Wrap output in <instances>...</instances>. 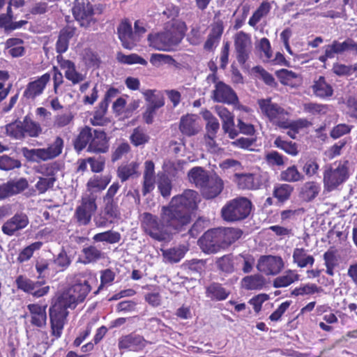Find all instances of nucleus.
Returning <instances> with one entry per match:
<instances>
[{
  "instance_id": "obj_1",
  "label": "nucleus",
  "mask_w": 357,
  "mask_h": 357,
  "mask_svg": "<svg viewBox=\"0 0 357 357\" xmlns=\"http://www.w3.org/2000/svg\"><path fill=\"white\" fill-rule=\"evenodd\" d=\"M97 274L86 269L73 275L68 287L59 294L49 308L51 335L57 340L62 335L69 315L68 309H75L84 301L93 287L98 286Z\"/></svg>"
},
{
  "instance_id": "obj_2",
  "label": "nucleus",
  "mask_w": 357,
  "mask_h": 357,
  "mask_svg": "<svg viewBox=\"0 0 357 357\" xmlns=\"http://www.w3.org/2000/svg\"><path fill=\"white\" fill-rule=\"evenodd\" d=\"M178 220L174 212L165 206L161 208L160 217L150 212H144L139 215L142 232L152 240L162 243L170 242L174 234L184 230Z\"/></svg>"
},
{
  "instance_id": "obj_3",
  "label": "nucleus",
  "mask_w": 357,
  "mask_h": 357,
  "mask_svg": "<svg viewBox=\"0 0 357 357\" xmlns=\"http://www.w3.org/2000/svg\"><path fill=\"white\" fill-rule=\"evenodd\" d=\"M200 198L198 192L194 190L187 189L181 195L174 196L167 208L172 210L179 218L178 223L185 229L191 222L192 213L198 208Z\"/></svg>"
},
{
  "instance_id": "obj_4",
  "label": "nucleus",
  "mask_w": 357,
  "mask_h": 357,
  "mask_svg": "<svg viewBox=\"0 0 357 357\" xmlns=\"http://www.w3.org/2000/svg\"><path fill=\"white\" fill-rule=\"evenodd\" d=\"M252 208V202L245 197H238L228 201L221 208V217L227 222H237L245 220Z\"/></svg>"
},
{
  "instance_id": "obj_5",
  "label": "nucleus",
  "mask_w": 357,
  "mask_h": 357,
  "mask_svg": "<svg viewBox=\"0 0 357 357\" xmlns=\"http://www.w3.org/2000/svg\"><path fill=\"white\" fill-rule=\"evenodd\" d=\"M348 161H339L325 167L323 183L326 190L331 192L344 183L349 176Z\"/></svg>"
},
{
  "instance_id": "obj_6",
  "label": "nucleus",
  "mask_w": 357,
  "mask_h": 357,
  "mask_svg": "<svg viewBox=\"0 0 357 357\" xmlns=\"http://www.w3.org/2000/svg\"><path fill=\"white\" fill-rule=\"evenodd\" d=\"M184 33L174 27L155 34H149V45L160 51H171L183 38Z\"/></svg>"
},
{
  "instance_id": "obj_7",
  "label": "nucleus",
  "mask_w": 357,
  "mask_h": 357,
  "mask_svg": "<svg viewBox=\"0 0 357 357\" xmlns=\"http://www.w3.org/2000/svg\"><path fill=\"white\" fill-rule=\"evenodd\" d=\"M6 132L15 139H22L26 137H38L43 132L38 122L33 121L26 116L23 121H16L6 126Z\"/></svg>"
},
{
  "instance_id": "obj_8",
  "label": "nucleus",
  "mask_w": 357,
  "mask_h": 357,
  "mask_svg": "<svg viewBox=\"0 0 357 357\" xmlns=\"http://www.w3.org/2000/svg\"><path fill=\"white\" fill-rule=\"evenodd\" d=\"M97 195L93 192L83 195L77 206L73 218L79 226H86L91 221L93 215L97 211Z\"/></svg>"
},
{
  "instance_id": "obj_9",
  "label": "nucleus",
  "mask_w": 357,
  "mask_h": 357,
  "mask_svg": "<svg viewBox=\"0 0 357 357\" xmlns=\"http://www.w3.org/2000/svg\"><path fill=\"white\" fill-rule=\"evenodd\" d=\"M324 52L318 59L325 63L328 59H333L336 55H342L346 52L357 55V42L351 38H346L343 42L334 40L331 44L324 47Z\"/></svg>"
},
{
  "instance_id": "obj_10",
  "label": "nucleus",
  "mask_w": 357,
  "mask_h": 357,
  "mask_svg": "<svg viewBox=\"0 0 357 357\" xmlns=\"http://www.w3.org/2000/svg\"><path fill=\"white\" fill-rule=\"evenodd\" d=\"M234 45L236 59L238 63L244 66L250 58L252 50L250 35L243 31H238L234 36Z\"/></svg>"
},
{
  "instance_id": "obj_11",
  "label": "nucleus",
  "mask_w": 357,
  "mask_h": 357,
  "mask_svg": "<svg viewBox=\"0 0 357 357\" xmlns=\"http://www.w3.org/2000/svg\"><path fill=\"white\" fill-rule=\"evenodd\" d=\"M72 10L75 19L81 26L89 27L97 22L93 17V5L88 0L77 1Z\"/></svg>"
},
{
  "instance_id": "obj_12",
  "label": "nucleus",
  "mask_w": 357,
  "mask_h": 357,
  "mask_svg": "<svg viewBox=\"0 0 357 357\" xmlns=\"http://www.w3.org/2000/svg\"><path fill=\"white\" fill-rule=\"evenodd\" d=\"M282 258L275 255H261L257 260V269L266 275H277L284 268Z\"/></svg>"
},
{
  "instance_id": "obj_13",
  "label": "nucleus",
  "mask_w": 357,
  "mask_h": 357,
  "mask_svg": "<svg viewBox=\"0 0 357 357\" xmlns=\"http://www.w3.org/2000/svg\"><path fill=\"white\" fill-rule=\"evenodd\" d=\"M198 245L205 254H215L223 250L218 228L208 229L199 238Z\"/></svg>"
},
{
  "instance_id": "obj_14",
  "label": "nucleus",
  "mask_w": 357,
  "mask_h": 357,
  "mask_svg": "<svg viewBox=\"0 0 357 357\" xmlns=\"http://www.w3.org/2000/svg\"><path fill=\"white\" fill-rule=\"evenodd\" d=\"M149 343L142 335L131 333L121 336L118 340V348L120 351H140Z\"/></svg>"
},
{
  "instance_id": "obj_15",
  "label": "nucleus",
  "mask_w": 357,
  "mask_h": 357,
  "mask_svg": "<svg viewBox=\"0 0 357 357\" xmlns=\"http://www.w3.org/2000/svg\"><path fill=\"white\" fill-rule=\"evenodd\" d=\"M213 99L215 102L228 105H236L238 98L233 89L222 81L217 82L213 91Z\"/></svg>"
},
{
  "instance_id": "obj_16",
  "label": "nucleus",
  "mask_w": 357,
  "mask_h": 357,
  "mask_svg": "<svg viewBox=\"0 0 357 357\" xmlns=\"http://www.w3.org/2000/svg\"><path fill=\"white\" fill-rule=\"evenodd\" d=\"M29 224V219L25 213H16L3 223L1 231L4 234L12 236L16 232L25 229Z\"/></svg>"
},
{
  "instance_id": "obj_17",
  "label": "nucleus",
  "mask_w": 357,
  "mask_h": 357,
  "mask_svg": "<svg viewBox=\"0 0 357 357\" xmlns=\"http://www.w3.org/2000/svg\"><path fill=\"white\" fill-rule=\"evenodd\" d=\"M50 81V74L46 73L34 81L29 82L23 92V97L26 100H35L43 94Z\"/></svg>"
},
{
  "instance_id": "obj_18",
  "label": "nucleus",
  "mask_w": 357,
  "mask_h": 357,
  "mask_svg": "<svg viewBox=\"0 0 357 357\" xmlns=\"http://www.w3.org/2000/svg\"><path fill=\"white\" fill-rule=\"evenodd\" d=\"M29 186L28 181L24 178L17 180H9L0 184V200L18 195L25 190Z\"/></svg>"
},
{
  "instance_id": "obj_19",
  "label": "nucleus",
  "mask_w": 357,
  "mask_h": 357,
  "mask_svg": "<svg viewBox=\"0 0 357 357\" xmlns=\"http://www.w3.org/2000/svg\"><path fill=\"white\" fill-rule=\"evenodd\" d=\"M258 104L262 114L273 123L287 114L284 108L273 103L271 98L259 100Z\"/></svg>"
},
{
  "instance_id": "obj_20",
  "label": "nucleus",
  "mask_w": 357,
  "mask_h": 357,
  "mask_svg": "<svg viewBox=\"0 0 357 357\" xmlns=\"http://www.w3.org/2000/svg\"><path fill=\"white\" fill-rule=\"evenodd\" d=\"M215 112L222 120V130L230 139H234L238 135V130L235 128L234 115L224 106H215Z\"/></svg>"
},
{
  "instance_id": "obj_21",
  "label": "nucleus",
  "mask_w": 357,
  "mask_h": 357,
  "mask_svg": "<svg viewBox=\"0 0 357 357\" xmlns=\"http://www.w3.org/2000/svg\"><path fill=\"white\" fill-rule=\"evenodd\" d=\"M109 138L103 130L94 129L87 151L95 153H107L109 149Z\"/></svg>"
},
{
  "instance_id": "obj_22",
  "label": "nucleus",
  "mask_w": 357,
  "mask_h": 357,
  "mask_svg": "<svg viewBox=\"0 0 357 357\" xmlns=\"http://www.w3.org/2000/svg\"><path fill=\"white\" fill-rule=\"evenodd\" d=\"M178 129L181 134L185 137H192L197 135L202 130L199 117L192 114L182 116L179 121Z\"/></svg>"
},
{
  "instance_id": "obj_23",
  "label": "nucleus",
  "mask_w": 357,
  "mask_h": 357,
  "mask_svg": "<svg viewBox=\"0 0 357 357\" xmlns=\"http://www.w3.org/2000/svg\"><path fill=\"white\" fill-rule=\"evenodd\" d=\"M56 60L61 68L65 70V77L70 81L73 85L79 84L84 79V75L77 71L73 61L65 59L62 55H58Z\"/></svg>"
},
{
  "instance_id": "obj_24",
  "label": "nucleus",
  "mask_w": 357,
  "mask_h": 357,
  "mask_svg": "<svg viewBox=\"0 0 357 357\" xmlns=\"http://www.w3.org/2000/svg\"><path fill=\"white\" fill-rule=\"evenodd\" d=\"M224 189V182L222 179L215 174L211 176L207 183L202 187L200 190L202 196L206 199H212L217 197Z\"/></svg>"
},
{
  "instance_id": "obj_25",
  "label": "nucleus",
  "mask_w": 357,
  "mask_h": 357,
  "mask_svg": "<svg viewBox=\"0 0 357 357\" xmlns=\"http://www.w3.org/2000/svg\"><path fill=\"white\" fill-rule=\"evenodd\" d=\"M117 33L124 48L131 50L135 45L131 23L128 19L121 21L117 27Z\"/></svg>"
},
{
  "instance_id": "obj_26",
  "label": "nucleus",
  "mask_w": 357,
  "mask_h": 357,
  "mask_svg": "<svg viewBox=\"0 0 357 357\" xmlns=\"http://www.w3.org/2000/svg\"><path fill=\"white\" fill-rule=\"evenodd\" d=\"M47 305H40L38 303H31L27 305L30 313V323L38 328H43L47 324Z\"/></svg>"
},
{
  "instance_id": "obj_27",
  "label": "nucleus",
  "mask_w": 357,
  "mask_h": 357,
  "mask_svg": "<svg viewBox=\"0 0 357 357\" xmlns=\"http://www.w3.org/2000/svg\"><path fill=\"white\" fill-rule=\"evenodd\" d=\"M223 250L229 248L231 244L241 238L243 232L239 228L218 227Z\"/></svg>"
},
{
  "instance_id": "obj_28",
  "label": "nucleus",
  "mask_w": 357,
  "mask_h": 357,
  "mask_svg": "<svg viewBox=\"0 0 357 357\" xmlns=\"http://www.w3.org/2000/svg\"><path fill=\"white\" fill-rule=\"evenodd\" d=\"M24 41L20 38H9L4 43V53L12 58H18L25 54Z\"/></svg>"
},
{
  "instance_id": "obj_29",
  "label": "nucleus",
  "mask_w": 357,
  "mask_h": 357,
  "mask_svg": "<svg viewBox=\"0 0 357 357\" xmlns=\"http://www.w3.org/2000/svg\"><path fill=\"white\" fill-rule=\"evenodd\" d=\"M104 252L94 245L84 247L81 250L79 261L83 264L97 262L104 258Z\"/></svg>"
},
{
  "instance_id": "obj_30",
  "label": "nucleus",
  "mask_w": 357,
  "mask_h": 357,
  "mask_svg": "<svg viewBox=\"0 0 357 357\" xmlns=\"http://www.w3.org/2000/svg\"><path fill=\"white\" fill-rule=\"evenodd\" d=\"M188 250L184 245H179L167 249L160 248L163 260L170 264L179 262L185 256Z\"/></svg>"
},
{
  "instance_id": "obj_31",
  "label": "nucleus",
  "mask_w": 357,
  "mask_h": 357,
  "mask_svg": "<svg viewBox=\"0 0 357 357\" xmlns=\"http://www.w3.org/2000/svg\"><path fill=\"white\" fill-rule=\"evenodd\" d=\"M313 93L321 99L331 97L333 94L332 86L326 82L324 76H319L314 80L312 86Z\"/></svg>"
},
{
  "instance_id": "obj_32",
  "label": "nucleus",
  "mask_w": 357,
  "mask_h": 357,
  "mask_svg": "<svg viewBox=\"0 0 357 357\" xmlns=\"http://www.w3.org/2000/svg\"><path fill=\"white\" fill-rule=\"evenodd\" d=\"M103 202L105 204L103 212L106 217L102 218L103 220L98 224V227H105L108 223L112 224L114 220L120 218L117 202L103 201Z\"/></svg>"
},
{
  "instance_id": "obj_33",
  "label": "nucleus",
  "mask_w": 357,
  "mask_h": 357,
  "mask_svg": "<svg viewBox=\"0 0 357 357\" xmlns=\"http://www.w3.org/2000/svg\"><path fill=\"white\" fill-rule=\"evenodd\" d=\"M206 296L211 301H221L226 300L230 294V291L226 289L219 282H211L206 287Z\"/></svg>"
},
{
  "instance_id": "obj_34",
  "label": "nucleus",
  "mask_w": 357,
  "mask_h": 357,
  "mask_svg": "<svg viewBox=\"0 0 357 357\" xmlns=\"http://www.w3.org/2000/svg\"><path fill=\"white\" fill-rule=\"evenodd\" d=\"M266 284L264 276L260 273H256L244 277L241 280V286L246 290H261Z\"/></svg>"
},
{
  "instance_id": "obj_35",
  "label": "nucleus",
  "mask_w": 357,
  "mask_h": 357,
  "mask_svg": "<svg viewBox=\"0 0 357 357\" xmlns=\"http://www.w3.org/2000/svg\"><path fill=\"white\" fill-rule=\"evenodd\" d=\"M189 181L193 183L197 188L201 189L204 186L211 176L202 167H194L188 173Z\"/></svg>"
},
{
  "instance_id": "obj_36",
  "label": "nucleus",
  "mask_w": 357,
  "mask_h": 357,
  "mask_svg": "<svg viewBox=\"0 0 357 357\" xmlns=\"http://www.w3.org/2000/svg\"><path fill=\"white\" fill-rule=\"evenodd\" d=\"M93 130L88 126H84L80 130L73 143L74 149L76 151H81L86 147L88 148L91 143Z\"/></svg>"
},
{
  "instance_id": "obj_37",
  "label": "nucleus",
  "mask_w": 357,
  "mask_h": 357,
  "mask_svg": "<svg viewBox=\"0 0 357 357\" xmlns=\"http://www.w3.org/2000/svg\"><path fill=\"white\" fill-rule=\"evenodd\" d=\"M300 275L296 270L288 269L282 275L275 278L273 282L275 288L287 287L299 280Z\"/></svg>"
},
{
  "instance_id": "obj_38",
  "label": "nucleus",
  "mask_w": 357,
  "mask_h": 357,
  "mask_svg": "<svg viewBox=\"0 0 357 357\" xmlns=\"http://www.w3.org/2000/svg\"><path fill=\"white\" fill-rule=\"evenodd\" d=\"M307 250L303 248H296L293 252V261L299 268H305L308 265L312 266L314 258L312 255H307Z\"/></svg>"
},
{
  "instance_id": "obj_39",
  "label": "nucleus",
  "mask_w": 357,
  "mask_h": 357,
  "mask_svg": "<svg viewBox=\"0 0 357 357\" xmlns=\"http://www.w3.org/2000/svg\"><path fill=\"white\" fill-rule=\"evenodd\" d=\"M63 146V139L59 136L56 137L54 141L47 148L42 149L44 161L58 157L62 153Z\"/></svg>"
},
{
  "instance_id": "obj_40",
  "label": "nucleus",
  "mask_w": 357,
  "mask_h": 357,
  "mask_svg": "<svg viewBox=\"0 0 357 357\" xmlns=\"http://www.w3.org/2000/svg\"><path fill=\"white\" fill-rule=\"evenodd\" d=\"M320 191L319 185L315 181L305 182L301 188L300 197L305 202H311L317 197Z\"/></svg>"
},
{
  "instance_id": "obj_41",
  "label": "nucleus",
  "mask_w": 357,
  "mask_h": 357,
  "mask_svg": "<svg viewBox=\"0 0 357 357\" xmlns=\"http://www.w3.org/2000/svg\"><path fill=\"white\" fill-rule=\"evenodd\" d=\"M280 180L288 183H296L304 180L303 175L296 165L288 167L286 169L281 171Z\"/></svg>"
},
{
  "instance_id": "obj_42",
  "label": "nucleus",
  "mask_w": 357,
  "mask_h": 357,
  "mask_svg": "<svg viewBox=\"0 0 357 357\" xmlns=\"http://www.w3.org/2000/svg\"><path fill=\"white\" fill-rule=\"evenodd\" d=\"M15 282L18 289L26 294H31V292L42 284V282L39 281L34 282L24 275H18Z\"/></svg>"
},
{
  "instance_id": "obj_43",
  "label": "nucleus",
  "mask_w": 357,
  "mask_h": 357,
  "mask_svg": "<svg viewBox=\"0 0 357 357\" xmlns=\"http://www.w3.org/2000/svg\"><path fill=\"white\" fill-rule=\"evenodd\" d=\"M273 144L275 147L291 156H296L299 153L298 146L296 142L285 140L282 136H278L274 140Z\"/></svg>"
},
{
  "instance_id": "obj_44",
  "label": "nucleus",
  "mask_w": 357,
  "mask_h": 357,
  "mask_svg": "<svg viewBox=\"0 0 357 357\" xmlns=\"http://www.w3.org/2000/svg\"><path fill=\"white\" fill-rule=\"evenodd\" d=\"M111 179L112 176L110 175H93L89 179L86 183L87 190L97 189L99 191H102L105 190L111 182Z\"/></svg>"
},
{
  "instance_id": "obj_45",
  "label": "nucleus",
  "mask_w": 357,
  "mask_h": 357,
  "mask_svg": "<svg viewBox=\"0 0 357 357\" xmlns=\"http://www.w3.org/2000/svg\"><path fill=\"white\" fill-rule=\"evenodd\" d=\"M323 291L321 287L317 286L314 283L302 284L299 287L294 288L291 295L294 296H304L306 295H313Z\"/></svg>"
},
{
  "instance_id": "obj_46",
  "label": "nucleus",
  "mask_w": 357,
  "mask_h": 357,
  "mask_svg": "<svg viewBox=\"0 0 357 357\" xmlns=\"http://www.w3.org/2000/svg\"><path fill=\"white\" fill-rule=\"evenodd\" d=\"M294 188L287 183L278 184L274 187L273 195L280 202H284L289 199Z\"/></svg>"
},
{
  "instance_id": "obj_47",
  "label": "nucleus",
  "mask_w": 357,
  "mask_h": 357,
  "mask_svg": "<svg viewBox=\"0 0 357 357\" xmlns=\"http://www.w3.org/2000/svg\"><path fill=\"white\" fill-rule=\"evenodd\" d=\"M234 257L232 254H227L218 257L215 261L218 268L225 273H232L235 271Z\"/></svg>"
},
{
  "instance_id": "obj_48",
  "label": "nucleus",
  "mask_w": 357,
  "mask_h": 357,
  "mask_svg": "<svg viewBox=\"0 0 357 357\" xmlns=\"http://www.w3.org/2000/svg\"><path fill=\"white\" fill-rule=\"evenodd\" d=\"M43 245L40 241H36L24 248L18 254L17 261L22 264L29 261L33 255L35 251L39 250Z\"/></svg>"
},
{
  "instance_id": "obj_49",
  "label": "nucleus",
  "mask_w": 357,
  "mask_h": 357,
  "mask_svg": "<svg viewBox=\"0 0 357 357\" xmlns=\"http://www.w3.org/2000/svg\"><path fill=\"white\" fill-rule=\"evenodd\" d=\"M121 234L112 230L98 233L93 237L95 242H106L109 244L117 243L121 241Z\"/></svg>"
},
{
  "instance_id": "obj_50",
  "label": "nucleus",
  "mask_w": 357,
  "mask_h": 357,
  "mask_svg": "<svg viewBox=\"0 0 357 357\" xmlns=\"http://www.w3.org/2000/svg\"><path fill=\"white\" fill-rule=\"evenodd\" d=\"M271 9L270 3L263 1L249 19L248 24L253 27L255 26L263 17L268 15Z\"/></svg>"
},
{
  "instance_id": "obj_51",
  "label": "nucleus",
  "mask_w": 357,
  "mask_h": 357,
  "mask_svg": "<svg viewBox=\"0 0 357 357\" xmlns=\"http://www.w3.org/2000/svg\"><path fill=\"white\" fill-rule=\"evenodd\" d=\"M137 168L138 165L136 162L121 165L117 168V176L122 183L125 182L137 173Z\"/></svg>"
},
{
  "instance_id": "obj_52",
  "label": "nucleus",
  "mask_w": 357,
  "mask_h": 357,
  "mask_svg": "<svg viewBox=\"0 0 357 357\" xmlns=\"http://www.w3.org/2000/svg\"><path fill=\"white\" fill-rule=\"evenodd\" d=\"M155 90L148 89L143 92L145 100L149 102V105L154 107L156 109L162 107L165 105L164 96L160 94H155Z\"/></svg>"
},
{
  "instance_id": "obj_53",
  "label": "nucleus",
  "mask_w": 357,
  "mask_h": 357,
  "mask_svg": "<svg viewBox=\"0 0 357 357\" xmlns=\"http://www.w3.org/2000/svg\"><path fill=\"white\" fill-rule=\"evenodd\" d=\"M149 139L150 137L146 133V130L139 126L133 130L130 137V142L135 146L144 145L149 142Z\"/></svg>"
},
{
  "instance_id": "obj_54",
  "label": "nucleus",
  "mask_w": 357,
  "mask_h": 357,
  "mask_svg": "<svg viewBox=\"0 0 357 357\" xmlns=\"http://www.w3.org/2000/svg\"><path fill=\"white\" fill-rule=\"evenodd\" d=\"M323 257L326 268V273L330 276H333L334 268L338 265L336 251L330 249L324 254Z\"/></svg>"
},
{
  "instance_id": "obj_55",
  "label": "nucleus",
  "mask_w": 357,
  "mask_h": 357,
  "mask_svg": "<svg viewBox=\"0 0 357 357\" xmlns=\"http://www.w3.org/2000/svg\"><path fill=\"white\" fill-rule=\"evenodd\" d=\"M238 187L242 190H253L256 188L255 176L252 174H236Z\"/></svg>"
},
{
  "instance_id": "obj_56",
  "label": "nucleus",
  "mask_w": 357,
  "mask_h": 357,
  "mask_svg": "<svg viewBox=\"0 0 357 357\" xmlns=\"http://www.w3.org/2000/svg\"><path fill=\"white\" fill-rule=\"evenodd\" d=\"M74 115L71 112L58 114L54 116L52 127L54 129H61L73 123Z\"/></svg>"
},
{
  "instance_id": "obj_57",
  "label": "nucleus",
  "mask_w": 357,
  "mask_h": 357,
  "mask_svg": "<svg viewBox=\"0 0 357 357\" xmlns=\"http://www.w3.org/2000/svg\"><path fill=\"white\" fill-rule=\"evenodd\" d=\"M71 262L70 257L64 249H62L53 259V263L56 267V272L66 271L70 266Z\"/></svg>"
},
{
  "instance_id": "obj_58",
  "label": "nucleus",
  "mask_w": 357,
  "mask_h": 357,
  "mask_svg": "<svg viewBox=\"0 0 357 357\" xmlns=\"http://www.w3.org/2000/svg\"><path fill=\"white\" fill-rule=\"evenodd\" d=\"M204 119L207 121L206 125V133L205 135L216 137L217 132L220 128L218 120L210 112H207L204 114Z\"/></svg>"
},
{
  "instance_id": "obj_59",
  "label": "nucleus",
  "mask_w": 357,
  "mask_h": 357,
  "mask_svg": "<svg viewBox=\"0 0 357 357\" xmlns=\"http://www.w3.org/2000/svg\"><path fill=\"white\" fill-rule=\"evenodd\" d=\"M52 0H41L36 1L30 8L29 13L32 15L42 16L46 15L52 8V6H50Z\"/></svg>"
},
{
  "instance_id": "obj_60",
  "label": "nucleus",
  "mask_w": 357,
  "mask_h": 357,
  "mask_svg": "<svg viewBox=\"0 0 357 357\" xmlns=\"http://www.w3.org/2000/svg\"><path fill=\"white\" fill-rule=\"evenodd\" d=\"M158 188L160 195L164 198H167L171 195L172 182L167 175L163 174L159 177L158 181Z\"/></svg>"
},
{
  "instance_id": "obj_61",
  "label": "nucleus",
  "mask_w": 357,
  "mask_h": 357,
  "mask_svg": "<svg viewBox=\"0 0 357 357\" xmlns=\"http://www.w3.org/2000/svg\"><path fill=\"white\" fill-rule=\"evenodd\" d=\"M100 273V284L96 286L97 289L93 291L94 296L98 295L105 285L112 284L115 279V273L110 268L105 269Z\"/></svg>"
},
{
  "instance_id": "obj_62",
  "label": "nucleus",
  "mask_w": 357,
  "mask_h": 357,
  "mask_svg": "<svg viewBox=\"0 0 357 357\" xmlns=\"http://www.w3.org/2000/svg\"><path fill=\"white\" fill-rule=\"evenodd\" d=\"M116 58L118 61L122 63L129 65L135 63H139L143 66L147 65V61L137 54L126 55L122 52H118L116 54Z\"/></svg>"
},
{
  "instance_id": "obj_63",
  "label": "nucleus",
  "mask_w": 357,
  "mask_h": 357,
  "mask_svg": "<svg viewBox=\"0 0 357 357\" xmlns=\"http://www.w3.org/2000/svg\"><path fill=\"white\" fill-rule=\"evenodd\" d=\"M277 77L281 84L287 86L293 85V81L298 77V75L287 69H280L275 72Z\"/></svg>"
},
{
  "instance_id": "obj_64",
  "label": "nucleus",
  "mask_w": 357,
  "mask_h": 357,
  "mask_svg": "<svg viewBox=\"0 0 357 357\" xmlns=\"http://www.w3.org/2000/svg\"><path fill=\"white\" fill-rule=\"evenodd\" d=\"M22 164L19 160L14 159L7 155L0 156V169L5 171L20 168Z\"/></svg>"
}]
</instances>
